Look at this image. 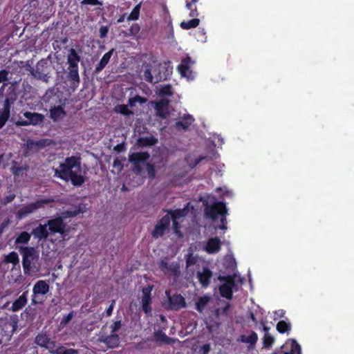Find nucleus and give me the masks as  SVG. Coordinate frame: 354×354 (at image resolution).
<instances>
[{"instance_id": "obj_1", "label": "nucleus", "mask_w": 354, "mask_h": 354, "mask_svg": "<svg viewBox=\"0 0 354 354\" xmlns=\"http://www.w3.org/2000/svg\"><path fill=\"white\" fill-rule=\"evenodd\" d=\"M81 158L77 156L66 157L64 162L60 163L59 168H53L54 177L59 178L64 181H71L75 187L82 186L86 181V177L82 174H78L73 169L77 171H81Z\"/></svg>"}, {"instance_id": "obj_2", "label": "nucleus", "mask_w": 354, "mask_h": 354, "mask_svg": "<svg viewBox=\"0 0 354 354\" xmlns=\"http://www.w3.org/2000/svg\"><path fill=\"white\" fill-rule=\"evenodd\" d=\"M145 59L142 64L144 80L149 83H158L166 80L171 73L172 68L162 65L158 58L151 53L143 55Z\"/></svg>"}, {"instance_id": "obj_3", "label": "nucleus", "mask_w": 354, "mask_h": 354, "mask_svg": "<svg viewBox=\"0 0 354 354\" xmlns=\"http://www.w3.org/2000/svg\"><path fill=\"white\" fill-rule=\"evenodd\" d=\"M22 255V266L26 275L33 276L41 270L39 253L33 247H19Z\"/></svg>"}, {"instance_id": "obj_4", "label": "nucleus", "mask_w": 354, "mask_h": 354, "mask_svg": "<svg viewBox=\"0 0 354 354\" xmlns=\"http://www.w3.org/2000/svg\"><path fill=\"white\" fill-rule=\"evenodd\" d=\"M17 100V93L15 88L10 86L7 90L2 102V107L0 108V129H2L8 121L11 109Z\"/></svg>"}, {"instance_id": "obj_5", "label": "nucleus", "mask_w": 354, "mask_h": 354, "mask_svg": "<svg viewBox=\"0 0 354 354\" xmlns=\"http://www.w3.org/2000/svg\"><path fill=\"white\" fill-rule=\"evenodd\" d=\"M166 300L163 302L165 308L167 310L178 311L187 307L185 297L178 293L171 295L170 290H165Z\"/></svg>"}, {"instance_id": "obj_6", "label": "nucleus", "mask_w": 354, "mask_h": 354, "mask_svg": "<svg viewBox=\"0 0 354 354\" xmlns=\"http://www.w3.org/2000/svg\"><path fill=\"white\" fill-rule=\"evenodd\" d=\"M46 224L47 225L50 234H59L64 237L68 232L67 225L64 222V218L62 216H57L48 219Z\"/></svg>"}, {"instance_id": "obj_7", "label": "nucleus", "mask_w": 354, "mask_h": 354, "mask_svg": "<svg viewBox=\"0 0 354 354\" xmlns=\"http://www.w3.org/2000/svg\"><path fill=\"white\" fill-rule=\"evenodd\" d=\"M205 214L212 221H216L218 216L227 214L226 205L222 201H214L212 204L205 206Z\"/></svg>"}, {"instance_id": "obj_8", "label": "nucleus", "mask_w": 354, "mask_h": 354, "mask_svg": "<svg viewBox=\"0 0 354 354\" xmlns=\"http://www.w3.org/2000/svg\"><path fill=\"white\" fill-rule=\"evenodd\" d=\"M218 280L224 281V283L219 287L221 296L227 299H232L233 297L232 288L236 286L235 279L234 276H219Z\"/></svg>"}, {"instance_id": "obj_9", "label": "nucleus", "mask_w": 354, "mask_h": 354, "mask_svg": "<svg viewBox=\"0 0 354 354\" xmlns=\"http://www.w3.org/2000/svg\"><path fill=\"white\" fill-rule=\"evenodd\" d=\"M53 202V199L46 198L37 200L35 202L30 203L21 207L17 212V217L19 219L25 218L27 215L34 212L37 209L43 207L45 204Z\"/></svg>"}, {"instance_id": "obj_10", "label": "nucleus", "mask_w": 354, "mask_h": 354, "mask_svg": "<svg viewBox=\"0 0 354 354\" xmlns=\"http://www.w3.org/2000/svg\"><path fill=\"white\" fill-rule=\"evenodd\" d=\"M150 156L147 151L134 152L129 155V161L133 165V171L138 174L142 172V165L149 160Z\"/></svg>"}, {"instance_id": "obj_11", "label": "nucleus", "mask_w": 354, "mask_h": 354, "mask_svg": "<svg viewBox=\"0 0 354 354\" xmlns=\"http://www.w3.org/2000/svg\"><path fill=\"white\" fill-rule=\"evenodd\" d=\"M30 68V72L34 77L44 82H48V62L46 60L41 59L37 63L35 68Z\"/></svg>"}, {"instance_id": "obj_12", "label": "nucleus", "mask_w": 354, "mask_h": 354, "mask_svg": "<svg viewBox=\"0 0 354 354\" xmlns=\"http://www.w3.org/2000/svg\"><path fill=\"white\" fill-rule=\"evenodd\" d=\"M170 227V216L169 215L163 216L155 225L151 234V236L156 239L162 237L165 232Z\"/></svg>"}, {"instance_id": "obj_13", "label": "nucleus", "mask_w": 354, "mask_h": 354, "mask_svg": "<svg viewBox=\"0 0 354 354\" xmlns=\"http://www.w3.org/2000/svg\"><path fill=\"white\" fill-rule=\"evenodd\" d=\"M159 268L164 274L173 276L174 278H178L180 274V265L178 262L169 263L167 259H162L159 263Z\"/></svg>"}, {"instance_id": "obj_14", "label": "nucleus", "mask_w": 354, "mask_h": 354, "mask_svg": "<svg viewBox=\"0 0 354 354\" xmlns=\"http://www.w3.org/2000/svg\"><path fill=\"white\" fill-rule=\"evenodd\" d=\"M50 290L49 285L44 280L38 281L33 286L32 295V304H41L42 301L37 300L39 295H46Z\"/></svg>"}, {"instance_id": "obj_15", "label": "nucleus", "mask_w": 354, "mask_h": 354, "mask_svg": "<svg viewBox=\"0 0 354 354\" xmlns=\"http://www.w3.org/2000/svg\"><path fill=\"white\" fill-rule=\"evenodd\" d=\"M42 100L46 106H49V109L52 106H57V104L61 103V98L59 94H57L54 88L48 89L42 97Z\"/></svg>"}, {"instance_id": "obj_16", "label": "nucleus", "mask_w": 354, "mask_h": 354, "mask_svg": "<svg viewBox=\"0 0 354 354\" xmlns=\"http://www.w3.org/2000/svg\"><path fill=\"white\" fill-rule=\"evenodd\" d=\"M66 115V112L62 105L52 106L49 109V118L55 122L62 120Z\"/></svg>"}, {"instance_id": "obj_17", "label": "nucleus", "mask_w": 354, "mask_h": 354, "mask_svg": "<svg viewBox=\"0 0 354 354\" xmlns=\"http://www.w3.org/2000/svg\"><path fill=\"white\" fill-rule=\"evenodd\" d=\"M66 77L69 81V86L75 91L80 85V78L79 75V68H68Z\"/></svg>"}, {"instance_id": "obj_18", "label": "nucleus", "mask_w": 354, "mask_h": 354, "mask_svg": "<svg viewBox=\"0 0 354 354\" xmlns=\"http://www.w3.org/2000/svg\"><path fill=\"white\" fill-rule=\"evenodd\" d=\"M169 100L166 98H163L156 102L155 104V110L156 115L160 117L161 119H165L168 114V106Z\"/></svg>"}, {"instance_id": "obj_19", "label": "nucleus", "mask_w": 354, "mask_h": 354, "mask_svg": "<svg viewBox=\"0 0 354 354\" xmlns=\"http://www.w3.org/2000/svg\"><path fill=\"white\" fill-rule=\"evenodd\" d=\"M197 279L199 283L204 288L209 286L212 277V272L207 267H204L202 271L197 272Z\"/></svg>"}, {"instance_id": "obj_20", "label": "nucleus", "mask_w": 354, "mask_h": 354, "mask_svg": "<svg viewBox=\"0 0 354 354\" xmlns=\"http://www.w3.org/2000/svg\"><path fill=\"white\" fill-rule=\"evenodd\" d=\"M191 64H194L192 58L189 56L182 59L180 64L178 66L177 68L180 75L184 77L189 78L190 75L188 73H192L190 69Z\"/></svg>"}, {"instance_id": "obj_21", "label": "nucleus", "mask_w": 354, "mask_h": 354, "mask_svg": "<svg viewBox=\"0 0 354 354\" xmlns=\"http://www.w3.org/2000/svg\"><path fill=\"white\" fill-rule=\"evenodd\" d=\"M31 234L33 235L34 238L37 239L39 241H44L48 239L50 233L48 230L47 225L46 223H40L37 227L32 229Z\"/></svg>"}, {"instance_id": "obj_22", "label": "nucleus", "mask_w": 354, "mask_h": 354, "mask_svg": "<svg viewBox=\"0 0 354 354\" xmlns=\"http://www.w3.org/2000/svg\"><path fill=\"white\" fill-rule=\"evenodd\" d=\"M24 116L27 118L28 125H39L44 120V115L36 112L26 111L24 113Z\"/></svg>"}, {"instance_id": "obj_23", "label": "nucleus", "mask_w": 354, "mask_h": 354, "mask_svg": "<svg viewBox=\"0 0 354 354\" xmlns=\"http://www.w3.org/2000/svg\"><path fill=\"white\" fill-rule=\"evenodd\" d=\"M221 242L219 238L214 237L207 240L205 250L208 254L218 252L221 250Z\"/></svg>"}, {"instance_id": "obj_24", "label": "nucleus", "mask_w": 354, "mask_h": 354, "mask_svg": "<svg viewBox=\"0 0 354 354\" xmlns=\"http://www.w3.org/2000/svg\"><path fill=\"white\" fill-rule=\"evenodd\" d=\"M153 339L156 342L162 343L165 345H170L175 342V339L168 337L162 330H158L153 333Z\"/></svg>"}, {"instance_id": "obj_25", "label": "nucleus", "mask_w": 354, "mask_h": 354, "mask_svg": "<svg viewBox=\"0 0 354 354\" xmlns=\"http://www.w3.org/2000/svg\"><path fill=\"white\" fill-rule=\"evenodd\" d=\"M80 61V56L74 48H71L67 56L68 68H79L78 63Z\"/></svg>"}, {"instance_id": "obj_26", "label": "nucleus", "mask_w": 354, "mask_h": 354, "mask_svg": "<svg viewBox=\"0 0 354 354\" xmlns=\"http://www.w3.org/2000/svg\"><path fill=\"white\" fill-rule=\"evenodd\" d=\"M114 48H111L110 50H109L107 53H106L101 59L100 60L99 63L97 64L95 68V73H98L100 71H102L106 66L109 62V60L113 53Z\"/></svg>"}, {"instance_id": "obj_27", "label": "nucleus", "mask_w": 354, "mask_h": 354, "mask_svg": "<svg viewBox=\"0 0 354 354\" xmlns=\"http://www.w3.org/2000/svg\"><path fill=\"white\" fill-rule=\"evenodd\" d=\"M28 291L24 292L17 299L12 303L11 309L13 312L21 310L27 303Z\"/></svg>"}, {"instance_id": "obj_28", "label": "nucleus", "mask_w": 354, "mask_h": 354, "mask_svg": "<svg viewBox=\"0 0 354 354\" xmlns=\"http://www.w3.org/2000/svg\"><path fill=\"white\" fill-rule=\"evenodd\" d=\"M165 211L167 212L166 215H169L170 216V221H178V219L185 216L188 212L187 209L186 207L183 209H176L174 210L167 209Z\"/></svg>"}, {"instance_id": "obj_29", "label": "nucleus", "mask_w": 354, "mask_h": 354, "mask_svg": "<svg viewBox=\"0 0 354 354\" xmlns=\"http://www.w3.org/2000/svg\"><path fill=\"white\" fill-rule=\"evenodd\" d=\"M194 119L190 115H185L182 117L181 120L177 121L175 124V126L177 129H183L184 130L187 129L189 126L192 124Z\"/></svg>"}, {"instance_id": "obj_30", "label": "nucleus", "mask_w": 354, "mask_h": 354, "mask_svg": "<svg viewBox=\"0 0 354 354\" xmlns=\"http://www.w3.org/2000/svg\"><path fill=\"white\" fill-rule=\"evenodd\" d=\"M158 143V139L153 136L140 137L137 140L140 147H151Z\"/></svg>"}, {"instance_id": "obj_31", "label": "nucleus", "mask_w": 354, "mask_h": 354, "mask_svg": "<svg viewBox=\"0 0 354 354\" xmlns=\"http://www.w3.org/2000/svg\"><path fill=\"white\" fill-rule=\"evenodd\" d=\"M239 340L241 342L250 344V347L253 348L258 341V335L256 332L252 331L250 335H241Z\"/></svg>"}, {"instance_id": "obj_32", "label": "nucleus", "mask_w": 354, "mask_h": 354, "mask_svg": "<svg viewBox=\"0 0 354 354\" xmlns=\"http://www.w3.org/2000/svg\"><path fill=\"white\" fill-rule=\"evenodd\" d=\"M209 301L210 297L209 296L204 295L200 297L196 303V310L198 313H202L204 311L206 306H207Z\"/></svg>"}, {"instance_id": "obj_33", "label": "nucleus", "mask_w": 354, "mask_h": 354, "mask_svg": "<svg viewBox=\"0 0 354 354\" xmlns=\"http://www.w3.org/2000/svg\"><path fill=\"white\" fill-rule=\"evenodd\" d=\"M200 19L194 17L188 21H183L180 24V26L183 30H189L191 28H196L200 24Z\"/></svg>"}, {"instance_id": "obj_34", "label": "nucleus", "mask_w": 354, "mask_h": 354, "mask_svg": "<svg viewBox=\"0 0 354 354\" xmlns=\"http://www.w3.org/2000/svg\"><path fill=\"white\" fill-rule=\"evenodd\" d=\"M49 339L50 337L46 333H41L36 336L35 342L40 347L45 348Z\"/></svg>"}, {"instance_id": "obj_35", "label": "nucleus", "mask_w": 354, "mask_h": 354, "mask_svg": "<svg viewBox=\"0 0 354 354\" xmlns=\"http://www.w3.org/2000/svg\"><path fill=\"white\" fill-rule=\"evenodd\" d=\"M52 354H79V351L75 348H67L62 345L59 344Z\"/></svg>"}, {"instance_id": "obj_36", "label": "nucleus", "mask_w": 354, "mask_h": 354, "mask_svg": "<svg viewBox=\"0 0 354 354\" xmlns=\"http://www.w3.org/2000/svg\"><path fill=\"white\" fill-rule=\"evenodd\" d=\"M142 310L145 312L146 315H150L151 313V297H142Z\"/></svg>"}, {"instance_id": "obj_37", "label": "nucleus", "mask_w": 354, "mask_h": 354, "mask_svg": "<svg viewBox=\"0 0 354 354\" xmlns=\"http://www.w3.org/2000/svg\"><path fill=\"white\" fill-rule=\"evenodd\" d=\"M30 234L27 232H21L15 239V244L18 245L20 243L26 244L29 242L30 239Z\"/></svg>"}, {"instance_id": "obj_38", "label": "nucleus", "mask_w": 354, "mask_h": 354, "mask_svg": "<svg viewBox=\"0 0 354 354\" xmlns=\"http://www.w3.org/2000/svg\"><path fill=\"white\" fill-rule=\"evenodd\" d=\"M4 262L6 263H12L14 266L17 265L19 262V259L17 253L14 251L10 252L8 255L5 257Z\"/></svg>"}, {"instance_id": "obj_39", "label": "nucleus", "mask_w": 354, "mask_h": 354, "mask_svg": "<svg viewBox=\"0 0 354 354\" xmlns=\"http://www.w3.org/2000/svg\"><path fill=\"white\" fill-rule=\"evenodd\" d=\"M207 159V156H201L196 158H192L191 157H187L185 160L189 165V167L192 169L194 168L196 165H198L203 160Z\"/></svg>"}, {"instance_id": "obj_40", "label": "nucleus", "mask_w": 354, "mask_h": 354, "mask_svg": "<svg viewBox=\"0 0 354 354\" xmlns=\"http://www.w3.org/2000/svg\"><path fill=\"white\" fill-rule=\"evenodd\" d=\"M290 351L284 352L283 354H301V346L295 339H290Z\"/></svg>"}, {"instance_id": "obj_41", "label": "nucleus", "mask_w": 354, "mask_h": 354, "mask_svg": "<svg viewBox=\"0 0 354 354\" xmlns=\"http://www.w3.org/2000/svg\"><path fill=\"white\" fill-rule=\"evenodd\" d=\"M290 324L283 320L279 321L277 324V331L282 334L290 330Z\"/></svg>"}, {"instance_id": "obj_42", "label": "nucleus", "mask_w": 354, "mask_h": 354, "mask_svg": "<svg viewBox=\"0 0 354 354\" xmlns=\"http://www.w3.org/2000/svg\"><path fill=\"white\" fill-rule=\"evenodd\" d=\"M47 140H40L38 141L28 140L26 145L28 149H32L33 147L43 148L46 146Z\"/></svg>"}, {"instance_id": "obj_43", "label": "nucleus", "mask_w": 354, "mask_h": 354, "mask_svg": "<svg viewBox=\"0 0 354 354\" xmlns=\"http://www.w3.org/2000/svg\"><path fill=\"white\" fill-rule=\"evenodd\" d=\"M186 5L185 7L187 10H189V16L190 17H196L198 16L199 13L197 10V6L196 4L192 3L189 1H185Z\"/></svg>"}, {"instance_id": "obj_44", "label": "nucleus", "mask_w": 354, "mask_h": 354, "mask_svg": "<svg viewBox=\"0 0 354 354\" xmlns=\"http://www.w3.org/2000/svg\"><path fill=\"white\" fill-rule=\"evenodd\" d=\"M115 111L125 116H129L133 114V111H131L128 108V105L126 104H120L116 106L115 108Z\"/></svg>"}, {"instance_id": "obj_45", "label": "nucleus", "mask_w": 354, "mask_h": 354, "mask_svg": "<svg viewBox=\"0 0 354 354\" xmlns=\"http://www.w3.org/2000/svg\"><path fill=\"white\" fill-rule=\"evenodd\" d=\"M140 7L141 3H140L133 8L131 12L129 14L128 17V20L135 21L138 19L140 11Z\"/></svg>"}, {"instance_id": "obj_46", "label": "nucleus", "mask_w": 354, "mask_h": 354, "mask_svg": "<svg viewBox=\"0 0 354 354\" xmlns=\"http://www.w3.org/2000/svg\"><path fill=\"white\" fill-rule=\"evenodd\" d=\"M159 95L161 96H171L173 95L171 86L170 84H166L162 86L160 88Z\"/></svg>"}, {"instance_id": "obj_47", "label": "nucleus", "mask_w": 354, "mask_h": 354, "mask_svg": "<svg viewBox=\"0 0 354 354\" xmlns=\"http://www.w3.org/2000/svg\"><path fill=\"white\" fill-rule=\"evenodd\" d=\"M86 209V205L83 203H81L75 207L73 211L67 212L68 214L70 216H75L80 213H83Z\"/></svg>"}, {"instance_id": "obj_48", "label": "nucleus", "mask_w": 354, "mask_h": 354, "mask_svg": "<svg viewBox=\"0 0 354 354\" xmlns=\"http://www.w3.org/2000/svg\"><path fill=\"white\" fill-rule=\"evenodd\" d=\"M274 342V337L269 333H266L263 337V346L266 348H269L272 346V344Z\"/></svg>"}, {"instance_id": "obj_49", "label": "nucleus", "mask_w": 354, "mask_h": 354, "mask_svg": "<svg viewBox=\"0 0 354 354\" xmlns=\"http://www.w3.org/2000/svg\"><path fill=\"white\" fill-rule=\"evenodd\" d=\"M26 170V167L22 166H13L11 168V171L15 176H22Z\"/></svg>"}, {"instance_id": "obj_50", "label": "nucleus", "mask_w": 354, "mask_h": 354, "mask_svg": "<svg viewBox=\"0 0 354 354\" xmlns=\"http://www.w3.org/2000/svg\"><path fill=\"white\" fill-rule=\"evenodd\" d=\"M196 37L198 41L201 42H205L207 40L206 31L204 28L199 29L196 34Z\"/></svg>"}, {"instance_id": "obj_51", "label": "nucleus", "mask_w": 354, "mask_h": 354, "mask_svg": "<svg viewBox=\"0 0 354 354\" xmlns=\"http://www.w3.org/2000/svg\"><path fill=\"white\" fill-rule=\"evenodd\" d=\"M146 169L148 176L150 178H153L156 176V169L153 165L146 163Z\"/></svg>"}, {"instance_id": "obj_52", "label": "nucleus", "mask_w": 354, "mask_h": 354, "mask_svg": "<svg viewBox=\"0 0 354 354\" xmlns=\"http://www.w3.org/2000/svg\"><path fill=\"white\" fill-rule=\"evenodd\" d=\"M197 259L196 257L193 255V254L190 253L187 255L186 258V266L188 268L191 266H194L196 263Z\"/></svg>"}, {"instance_id": "obj_53", "label": "nucleus", "mask_w": 354, "mask_h": 354, "mask_svg": "<svg viewBox=\"0 0 354 354\" xmlns=\"http://www.w3.org/2000/svg\"><path fill=\"white\" fill-rule=\"evenodd\" d=\"M16 197L15 194H10L8 196H6L3 198L1 199V204L3 205H6L8 203L12 202Z\"/></svg>"}, {"instance_id": "obj_54", "label": "nucleus", "mask_w": 354, "mask_h": 354, "mask_svg": "<svg viewBox=\"0 0 354 354\" xmlns=\"http://www.w3.org/2000/svg\"><path fill=\"white\" fill-rule=\"evenodd\" d=\"M46 344L47 346L45 347V348L47 349L50 354H52V352L56 350L58 346L55 341H52L50 339L48 340V342Z\"/></svg>"}, {"instance_id": "obj_55", "label": "nucleus", "mask_w": 354, "mask_h": 354, "mask_svg": "<svg viewBox=\"0 0 354 354\" xmlns=\"http://www.w3.org/2000/svg\"><path fill=\"white\" fill-rule=\"evenodd\" d=\"M81 5L101 6L102 3L98 0H82Z\"/></svg>"}, {"instance_id": "obj_56", "label": "nucleus", "mask_w": 354, "mask_h": 354, "mask_svg": "<svg viewBox=\"0 0 354 354\" xmlns=\"http://www.w3.org/2000/svg\"><path fill=\"white\" fill-rule=\"evenodd\" d=\"M227 214H223L221 216V224L218 225V229L220 230H226L227 229Z\"/></svg>"}, {"instance_id": "obj_57", "label": "nucleus", "mask_w": 354, "mask_h": 354, "mask_svg": "<svg viewBox=\"0 0 354 354\" xmlns=\"http://www.w3.org/2000/svg\"><path fill=\"white\" fill-rule=\"evenodd\" d=\"M8 71L2 69L0 71V83L4 82L8 80Z\"/></svg>"}, {"instance_id": "obj_58", "label": "nucleus", "mask_w": 354, "mask_h": 354, "mask_svg": "<svg viewBox=\"0 0 354 354\" xmlns=\"http://www.w3.org/2000/svg\"><path fill=\"white\" fill-rule=\"evenodd\" d=\"M120 328H121V322L120 321H115L111 326V333H116Z\"/></svg>"}, {"instance_id": "obj_59", "label": "nucleus", "mask_w": 354, "mask_h": 354, "mask_svg": "<svg viewBox=\"0 0 354 354\" xmlns=\"http://www.w3.org/2000/svg\"><path fill=\"white\" fill-rule=\"evenodd\" d=\"M211 350L209 344H203L200 349L201 354H208Z\"/></svg>"}, {"instance_id": "obj_60", "label": "nucleus", "mask_w": 354, "mask_h": 354, "mask_svg": "<svg viewBox=\"0 0 354 354\" xmlns=\"http://www.w3.org/2000/svg\"><path fill=\"white\" fill-rule=\"evenodd\" d=\"M109 32V28L107 26H101L100 28V37L103 39L106 37Z\"/></svg>"}, {"instance_id": "obj_61", "label": "nucleus", "mask_w": 354, "mask_h": 354, "mask_svg": "<svg viewBox=\"0 0 354 354\" xmlns=\"http://www.w3.org/2000/svg\"><path fill=\"white\" fill-rule=\"evenodd\" d=\"M151 290H152V286H151L143 288H142V295H143L142 297H146V296L151 297Z\"/></svg>"}, {"instance_id": "obj_62", "label": "nucleus", "mask_w": 354, "mask_h": 354, "mask_svg": "<svg viewBox=\"0 0 354 354\" xmlns=\"http://www.w3.org/2000/svg\"><path fill=\"white\" fill-rule=\"evenodd\" d=\"M115 300H112L111 304L109 305L108 308L106 310V316L109 317V316L111 315V314L113 313V310L114 306H115Z\"/></svg>"}, {"instance_id": "obj_63", "label": "nucleus", "mask_w": 354, "mask_h": 354, "mask_svg": "<svg viewBox=\"0 0 354 354\" xmlns=\"http://www.w3.org/2000/svg\"><path fill=\"white\" fill-rule=\"evenodd\" d=\"M125 149H126V147H125V145L124 143L118 144L114 147V150L118 153L122 152V151H125Z\"/></svg>"}, {"instance_id": "obj_64", "label": "nucleus", "mask_w": 354, "mask_h": 354, "mask_svg": "<svg viewBox=\"0 0 354 354\" xmlns=\"http://www.w3.org/2000/svg\"><path fill=\"white\" fill-rule=\"evenodd\" d=\"M73 313H69L66 317H64L61 321V324H67L73 318Z\"/></svg>"}]
</instances>
